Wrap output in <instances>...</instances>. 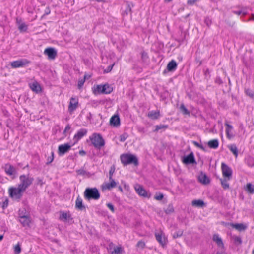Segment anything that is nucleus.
Listing matches in <instances>:
<instances>
[{"label":"nucleus","instance_id":"obj_2","mask_svg":"<svg viewBox=\"0 0 254 254\" xmlns=\"http://www.w3.org/2000/svg\"><path fill=\"white\" fill-rule=\"evenodd\" d=\"M19 179L18 186L25 190L32 185L34 181V178L29 174L21 175L19 176Z\"/></svg>","mask_w":254,"mask_h":254},{"label":"nucleus","instance_id":"obj_10","mask_svg":"<svg viewBox=\"0 0 254 254\" xmlns=\"http://www.w3.org/2000/svg\"><path fill=\"white\" fill-rule=\"evenodd\" d=\"M71 146L68 143L62 144L58 147V154L60 156L63 155L67 153L70 149Z\"/></svg>","mask_w":254,"mask_h":254},{"label":"nucleus","instance_id":"obj_33","mask_svg":"<svg viewBox=\"0 0 254 254\" xmlns=\"http://www.w3.org/2000/svg\"><path fill=\"white\" fill-rule=\"evenodd\" d=\"M204 204V202L201 200H194L192 201V205L193 206L201 207Z\"/></svg>","mask_w":254,"mask_h":254},{"label":"nucleus","instance_id":"obj_26","mask_svg":"<svg viewBox=\"0 0 254 254\" xmlns=\"http://www.w3.org/2000/svg\"><path fill=\"white\" fill-rule=\"evenodd\" d=\"M75 207L80 210H83L85 208L84 205L83 204L82 199L79 196L77 197L76 200Z\"/></svg>","mask_w":254,"mask_h":254},{"label":"nucleus","instance_id":"obj_57","mask_svg":"<svg viewBox=\"0 0 254 254\" xmlns=\"http://www.w3.org/2000/svg\"><path fill=\"white\" fill-rule=\"evenodd\" d=\"M109 181H112V180H114L112 178V175H109Z\"/></svg>","mask_w":254,"mask_h":254},{"label":"nucleus","instance_id":"obj_31","mask_svg":"<svg viewBox=\"0 0 254 254\" xmlns=\"http://www.w3.org/2000/svg\"><path fill=\"white\" fill-rule=\"evenodd\" d=\"M228 147L230 149V150L233 153V154L235 156V157H237L238 155V151L236 145L231 144L228 145Z\"/></svg>","mask_w":254,"mask_h":254},{"label":"nucleus","instance_id":"obj_9","mask_svg":"<svg viewBox=\"0 0 254 254\" xmlns=\"http://www.w3.org/2000/svg\"><path fill=\"white\" fill-rule=\"evenodd\" d=\"M155 235L157 241L160 245L162 246H164L166 244L167 239L164 233L162 231H160L158 232H155Z\"/></svg>","mask_w":254,"mask_h":254},{"label":"nucleus","instance_id":"obj_44","mask_svg":"<svg viewBox=\"0 0 254 254\" xmlns=\"http://www.w3.org/2000/svg\"><path fill=\"white\" fill-rule=\"evenodd\" d=\"M54 158V153L53 152H52L51 156L48 157L47 158V164H49L51 163L53 161Z\"/></svg>","mask_w":254,"mask_h":254},{"label":"nucleus","instance_id":"obj_48","mask_svg":"<svg viewBox=\"0 0 254 254\" xmlns=\"http://www.w3.org/2000/svg\"><path fill=\"white\" fill-rule=\"evenodd\" d=\"M183 234V231H179L178 232H177V233L175 234L173 236L174 238H177V237H181Z\"/></svg>","mask_w":254,"mask_h":254},{"label":"nucleus","instance_id":"obj_27","mask_svg":"<svg viewBox=\"0 0 254 254\" xmlns=\"http://www.w3.org/2000/svg\"><path fill=\"white\" fill-rule=\"evenodd\" d=\"M17 24L18 25V29L20 32H25L27 29V26L25 23L22 22L21 19H17Z\"/></svg>","mask_w":254,"mask_h":254},{"label":"nucleus","instance_id":"obj_36","mask_svg":"<svg viewBox=\"0 0 254 254\" xmlns=\"http://www.w3.org/2000/svg\"><path fill=\"white\" fill-rule=\"evenodd\" d=\"M233 239L234 243L237 245H240L242 243L241 238L240 237L233 236Z\"/></svg>","mask_w":254,"mask_h":254},{"label":"nucleus","instance_id":"obj_4","mask_svg":"<svg viewBox=\"0 0 254 254\" xmlns=\"http://www.w3.org/2000/svg\"><path fill=\"white\" fill-rule=\"evenodd\" d=\"M120 159L121 162L124 165L127 164H133L136 166L138 165V159L133 155L130 154H124L121 155Z\"/></svg>","mask_w":254,"mask_h":254},{"label":"nucleus","instance_id":"obj_43","mask_svg":"<svg viewBox=\"0 0 254 254\" xmlns=\"http://www.w3.org/2000/svg\"><path fill=\"white\" fill-rule=\"evenodd\" d=\"M128 135L127 133H124L120 136V140L121 142H124L128 137Z\"/></svg>","mask_w":254,"mask_h":254},{"label":"nucleus","instance_id":"obj_56","mask_svg":"<svg viewBox=\"0 0 254 254\" xmlns=\"http://www.w3.org/2000/svg\"><path fill=\"white\" fill-rule=\"evenodd\" d=\"M70 127L69 125L67 126L66 127H65V131H67V130H68L69 129H70Z\"/></svg>","mask_w":254,"mask_h":254},{"label":"nucleus","instance_id":"obj_50","mask_svg":"<svg viewBox=\"0 0 254 254\" xmlns=\"http://www.w3.org/2000/svg\"><path fill=\"white\" fill-rule=\"evenodd\" d=\"M37 181L38 184H39L40 185H42L43 184V180L42 179H41L40 178H38L37 179Z\"/></svg>","mask_w":254,"mask_h":254},{"label":"nucleus","instance_id":"obj_1","mask_svg":"<svg viewBox=\"0 0 254 254\" xmlns=\"http://www.w3.org/2000/svg\"><path fill=\"white\" fill-rule=\"evenodd\" d=\"M25 190L19 187H11L8 189L9 196L14 200L19 201Z\"/></svg>","mask_w":254,"mask_h":254},{"label":"nucleus","instance_id":"obj_8","mask_svg":"<svg viewBox=\"0 0 254 254\" xmlns=\"http://www.w3.org/2000/svg\"><path fill=\"white\" fill-rule=\"evenodd\" d=\"M26 59H22L13 61L11 63V66L13 68L24 67L29 63Z\"/></svg>","mask_w":254,"mask_h":254},{"label":"nucleus","instance_id":"obj_46","mask_svg":"<svg viewBox=\"0 0 254 254\" xmlns=\"http://www.w3.org/2000/svg\"><path fill=\"white\" fill-rule=\"evenodd\" d=\"M76 172L78 175H84L86 173L85 171L83 169H80L77 170Z\"/></svg>","mask_w":254,"mask_h":254},{"label":"nucleus","instance_id":"obj_39","mask_svg":"<svg viewBox=\"0 0 254 254\" xmlns=\"http://www.w3.org/2000/svg\"><path fill=\"white\" fill-rule=\"evenodd\" d=\"M86 77H87V76L86 75H85L83 79H81L79 80V81L78 82V88L80 89L82 87V86L83 85V84L85 82V80L86 78Z\"/></svg>","mask_w":254,"mask_h":254},{"label":"nucleus","instance_id":"obj_20","mask_svg":"<svg viewBox=\"0 0 254 254\" xmlns=\"http://www.w3.org/2000/svg\"><path fill=\"white\" fill-rule=\"evenodd\" d=\"M225 125L227 127L226 129L227 137L229 139H231L234 137V134L232 132L233 127L227 122L225 123Z\"/></svg>","mask_w":254,"mask_h":254},{"label":"nucleus","instance_id":"obj_37","mask_svg":"<svg viewBox=\"0 0 254 254\" xmlns=\"http://www.w3.org/2000/svg\"><path fill=\"white\" fill-rule=\"evenodd\" d=\"M168 127V126L167 125H157L156 127H155V131L156 132H157L160 129H166Z\"/></svg>","mask_w":254,"mask_h":254},{"label":"nucleus","instance_id":"obj_32","mask_svg":"<svg viewBox=\"0 0 254 254\" xmlns=\"http://www.w3.org/2000/svg\"><path fill=\"white\" fill-rule=\"evenodd\" d=\"M246 190L250 194L254 193V185L251 183H248L246 186Z\"/></svg>","mask_w":254,"mask_h":254},{"label":"nucleus","instance_id":"obj_61","mask_svg":"<svg viewBox=\"0 0 254 254\" xmlns=\"http://www.w3.org/2000/svg\"><path fill=\"white\" fill-rule=\"evenodd\" d=\"M172 0H165V1H167V2H170Z\"/></svg>","mask_w":254,"mask_h":254},{"label":"nucleus","instance_id":"obj_55","mask_svg":"<svg viewBox=\"0 0 254 254\" xmlns=\"http://www.w3.org/2000/svg\"><path fill=\"white\" fill-rule=\"evenodd\" d=\"M233 13L237 15H239L242 13V11H233Z\"/></svg>","mask_w":254,"mask_h":254},{"label":"nucleus","instance_id":"obj_38","mask_svg":"<svg viewBox=\"0 0 254 254\" xmlns=\"http://www.w3.org/2000/svg\"><path fill=\"white\" fill-rule=\"evenodd\" d=\"M246 94L249 96L251 98H254V91L250 89H246L245 90Z\"/></svg>","mask_w":254,"mask_h":254},{"label":"nucleus","instance_id":"obj_53","mask_svg":"<svg viewBox=\"0 0 254 254\" xmlns=\"http://www.w3.org/2000/svg\"><path fill=\"white\" fill-rule=\"evenodd\" d=\"M115 171V168H111V170L109 171V175H112Z\"/></svg>","mask_w":254,"mask_h":254},{"label":"nucleus","instance_id":"obj_16","mask_svg":"<svg viewBox=\"0 0 254 254\" xmlns=\"http://www.w3.org/2000/svg\"><path fill=\"white\" fill-rule=\"evenodd\" d=\"M183 162L186 164H192L195 162V159L193 153H191L188 155L185 156Z\"/></svg>","mask_w":254,"mask_h":254},{"label":"nucleus","instance_id":"obj_34","mask_svg":"<svg viewBox=\"0 0 254 254\" xmlns=\"http://www.w3.org/2000/svg\"><path fill=\"white\" fill-rule=\"evenodd\" d=\"M228 180H228V178L224 179H220L221 185L223 188L225 189H228L229 187V184L227 182Z\"/></svg>","mask_w":254,"mask_h":254},{"label":"nucleus","instance_id":"obj_30","mask_svg":"<svg viewBox=\"0 0 254 254\" xmlns=\"http://www.w3.org/2000/svg\"><path fill=\"white\" fill-rule=\"evenodd\" d=\"M208 146L213 149H216L219 145V142L217 139H213L208 141Z\"/></svg>","mask_w":254,"mask_h":254},{"label":"nucleus","instance_id":"obj_14","mask_svg":"<svg viewBox=\"0 0 254 254\" xmlns=\"http://www.w3.org/2000/svg\"><path fill=\"white\" fill-rule=\"evenodd\" d=\"M59 219L63 222H70L72 220L71 215L69 213L65 212H60Z\"/></svg>","mask_w":254,"mask_h":254},{"label":"nucleus","instance_id":"obj_11","mask_svg":"<svg viewBox=\"0 0 254 254\" xmlns=\"http://www.w3.org/2000/svg\"><path fill=\"white\" fill-rule=\"evenodd\" d=\"M44 54L47 55L49 59H54L57 56V51L53 48H48L45 49Z\"/></svg>","mask_w":254,"mask_h":254},{"label":"nucleus","instance_id":"obj_54","mask_svg":"<svg viewBox=\"0 0 254 254\" xmlns=\"http://www.w3.org/2000/svg\"><path fill=\"white\" fill-rule=\"evenodd\" d=\"M79 154L81 156H84L85 155L86 153L84 150H80Z\"/></svg>","mask_w":254,"mask_h":254},{"label":"nucleus","instance_id":"obj_5","mask_svg":"<svg viewBox=\"0 0 254 254\" xmlns=\"http://www.w3.org/2000/svg\"><path fill=\"white\" fill-rule=\"evenodd\" d=\"M90 139L95 148L100 149L105 145V141L99 134L94 133L90 137Z\"/></svg>","mask_w":254,"mask_h":254},{"label":"nucleus","instance_id":"obj_45","mask_svg":"<svg viewBox=\"0 0 254 254\" xmlns=\"http://www.w3.org/2000/svg\"><path fill=\"white\" fill-rule=\"evenodd\" d=\"M107 206L108 207V208L109 209H110V210L112 212H114V211H115L114 206H113V205L112 203H107Z\"/></svg>","mask_w":254,"mask_h":254},{"label":"nucleus","instance_id":"obj_40","mask_svg":"<svg viewBox=\"0 0 254 254\" xmlns=\"http://www.w3.org/2000/svg\"><path fill=\"white\" fill-rule=\"evenodd\" d=\"M136 246L140 249H143L145 246V243L143 241H139L138 242Z\"/></svg>","mask_w":254,"mask_h":254},{"label":"nucleus","instance_id":"obj_28","mask_svg":"<svg viewBox=\"0 0 254 254\" xmlns=\"http://www.w3.org/2000/svg\"><path fill=\"white\" fill-rule=\"evenodd\" d=\"M87 133V130L85 129H81L79 130L77 133L74 135V139L78 140L81 139Z\"/></svg>","mask_w":254,"mask_h":254},{"label":"nucleus","instance_id":"obj_17","mask_svg":"<svg viewBox=\"0 0 254 254\" xmlns=\"http://www.w3.org/2000/svg\"><path fill=\"white\" fill-rule=\"evenodd\" d=\"M212 239L213 241L216 243L218 247L224 249L223 242L221 237L218 234L213 235Z\"/></svg>","mask_w":254,"mask_h":254},{"label":"nucleus","instance_id":"obj_19","mask_svg":"<svg viewBox=\"0 0 254 254\" xmlns=\"http://www.w3.org/2000/svg\"><path fill=\"white\" fill-rule=\"evenodd\" d=\"M19 215V221L21 224L24 227L29 226L30 223V218L28 216L21 215L20 214Z\"/></svg>","mask_w":254,"mask_h":254},{"label":"nucleus","instance_id":"obj_47","mask_svg":"<svg viewBox=\"0 0 254 254\" xmlns=\"http://www.w3.org/2000/svg\"><path fill=\"white\" fill-rule=\"evenodd\" d=\"M163 196H163V194L160 193L158 195H156L155 196V199H156L157 200H162L163 199Z\"/></svg>","mask_w":254,"mask_h":254},{"label":"nucleus","instance_id":"obj_64","mask_svg":"<svg viewBox=\"0 0 254 254\" xmlns=\"http://www.w3.org/2000/svg\"><path fill=\"white\" fill-rule=\"evenodd\" d=\"M253 254H254V250L253 251Z\"/></svg>","mask_w":254,"mask_h":254},{"label":"nucleus","instance_id":"obj_3","mask_svg":"<svg viewBox=\"0 0 254 254\" xmlns=\"http://www.w3.org/2000/svg\"><path fill=\"white\" fill-rule=\"evenodd\" d=\"M100 193L96 188H87L84 193L85 199L87 200H98L100 198Z\"/></svg>","mask_w":254,"mask_h":254},{"label":"nucleus","instance_id":"obj_62","mask_svg":"<svg viewBox=\"0 0 254 254\" xmlns=\"http://www.w3.org/2000/svg\"><path fill=\"white\" fill-rule=\"evenodd\" d=\"M119 190H121V191H122V188H121V187H120Z\"/></svg>","mask_w":254,"mask_h":254},{"label":"nucleus","instance_id":"obj_7","mask_svg":"<svg viewBox=\"0 0 254 254\" xmlns=\"http://www.w3.org/2000/svg\"><path fill=\"white\" fill-rule=\"evenodd\" d=\"M221 169L223 176L230 180L232 174L231 169L224 163H222Z\"/></svg>","mask_w":254,"mask_h":254},{"label":"nucleus","instance_id":"obj_23","mask_svg":"<svg viewBox=\"0 0 254 254\" xmlns=\"http://www.w3.org/2000/svg\"><path fill=\"white\" fill-rule=\"evenodd\" d=\"M160 116V112L158 110L151 111L148 112L147 115L148 117L152 120L158 119L159 118Z\"/></svg>","mask_w":254,"mask_h":254},{"label":"nucleus","instance_id":"obj_6","mask_svg":"<svg viewBox=\"0 0 254 254\" xmlns=\"http://www.w3.org/2000/svg\"><path fill=\"white\" fill-rule=\"evenodd\" d=\"M94 90L98 93L109 94L113 91V88L108 84L98 85L94 87Z\"/></svg>","mask_w":254,"mask_h":254},{"label":"nucleus","instance_id":"obj_52","mask_svg":"<svg viewBox=\"0 0 254 254\" xmlns=\"http://www.w3.org/2000/svg\"><path fill=\"white\" fill-rule=\"evenodd\" d=\"M216 254H227V253L224 250H222L221 251H218Z\"/></svg>","mask_w":254,"mask_h":254},{"label":"nucleus","instance_id":"obj_18","mask_svg":"<svg viewBox=\"0 0 254 254\" xmlns=\"http://www.w3.org/2000/svg\"><path fill=\"white\" fill-rule=\"evenodd\" d=\"M198 180L201 183L206 185L209 183L210 181L207 175L204 173H200L198 176Z\"/></svg>","mask_w":254,"mask_h":254},{"label":"nucleus","instance_id":"obj_60","mask_svg":"<svg viewBox=\"0 0 254 254\" xmlns=\"http://www.w3.org/2000/svg\"><path fill=\"white\" fill-rule=\"evenodd\" d=\"M173 211V208L171 207V209L168 210L169 212H172Z\"/></svg>","mask_w":254,"mask_h":254},{"label":"nucleus","instance_id":"obj_58","mask_svg":"<svg viewBox=\"0 0 254 254\" xmlns=\"http://www.w3.org/2000/svg\"><path fill=\"white\" fill-rule=\"evenodd\" d=\"M3 238V235H0V241H1Z\"/></svg>","mask_w":254,"mask_h":254},{"label":"nucleus","instance_id":"obj_12","mask_svg":"<svg viewBox=\"0 0 254 254\" xmlns=\"http://www.w3.org/2000/svg\"><path fill=\"white\" fill-rule=\"evenodd\" d=\"M78 104V100L76 97H71L68 106V110L70 112H72L77 107Z\"/></svg>","mask_w":254,"mask_h":254},{"label":"nucleus","instance_id":"obj_25","mask_svg":"<svg viewBox=\"0 0 254 254\" xmlns=\"http://www.w3.org/2000/svg\"><path fill=\"white\" fill-rule=\"evenodd\" d=\"M231 226L239 231H244L247 229V226L243 223L231 224Z\"/></svg>","mask_w":254,"mask_h":254},{"label":"nucleus","instance_id":"obj_24","mask_svg":"<svg viewBox=\"0 0 254 254\" xmlns=\"http://www.w3.org/2000/svg\"><path fill=\"white\" fill-rule=\"evenodd\" d=\"M117 185V183L115 180H112V181H109V183H106L102 185V189H107L110 190L112 188H115Z\"/></svg>","mask_w":254,"mask_h":254},{"label":"nucleus","instance_id":"obj_21","mask_svg":"<svg viewBox=\"0 0 254 254\" xmlns=\"http://www.w3.org/2000/svg\"><path fill=\"white\" fill-rule=\"evenodd\" d=\"M31 89L36 93L40 92L41 90V88L40 84L37 81L29 84Z\"/></svg>","mask_w":254,"mask_h":254},{"label":"nucleus","instance_id":"obj_35","mask_svg":"<svg viewBox=\"0 0 254 254\" xmlns=\"http://www.w3.org/2000/svg\"><path fill=\"white\" fill-rule=\"evenodd\" d=\"M181 112L185 115H189L190 112L188 111L187 109L185 107L184 104H181L180 107Z\"/></svg>","mask_w":254,"mask_h":254},{"label":"nucleus","instance_id":"obj_15","mask_svg":"<svg viewBox=\"0 0 254 254\" xmlns=\"http://www.w3.org/2000/svg\"><path fill=\"white\" fill-rule=\"evenodd\" d=\"M136 192L140 196L143 197L147 196V193L143 187L140 185L136 184L134 186Z\"/></svg>","mask_w":254,"mask_h":254},{"label":"nucleus","instance_id":"obj_41","mask_svg":"<svg viewBox=\"0 0 254 254\" xmlns=\"http://www.w3.org/2000/svg\"><path fill=\"white\" fill-rule=\"evenodd\" d=\"M122 250V249L121 247H117L114 248V251L113 252H112L111 253L112 254H119L121 252Z\"/></svg>","mask_w":254,"mask_h":254},{"label":"nucleus","instance_id":"obj_49","mask_svg":"<svg viewBox=\"0 0 254 254\" xmlns=\"http://www.w3.org/2000/svg\"><path fill=\"white\" fill-rule=\"evenodd\" d=\"M193 144L197 147L201 148V149H203L204 150V148L201 145H200L198 142H196V141H194L193 142Z\"/></svg>","mask_w":254,"mask_h":254},{"label":"nucleus","instance_id":"obj_29","mask_svg":"<svg viewBox=\"0 0 254 254\" xmlns=\"http://www.w3.org/2000/svg\"><path fill=\"white\" fill-rule=\"evenodd\" d=\"M177 63L174 60H172L167 64V69L168 71H171L175 70L177 68Z\"/></svg>","mask_w":254,"mask_h":254},{"label":"nucleus","instance_id":"obj_42","mask_svg":"<svg viewBox=\"0 0 254 254\" xmlns=\"http://www.w3.org/2000/svg\"><path fill=\"white\" fill-rule=\"evenodd\" d=\"M14 252L16 254H19L21 252V248L19 244L14 246Z\"/></svg>","mask_w":254,"mask_h":254},{"label":"nucleus","instance_id":"obj_63","mask_svg":"<svg viewBox=\"0 0 254 254\" xmlns=\"http://www.w3.org/2000/svg\"><path fill=\"white\" fill-rule=\"evenodd\" d=\"M48 13H50V11H47V14H48Z\"/></svg>","mask_w":254,"mask_h":254},{"label":"nucleus","instance_id":"obj_22","mask_svg":"<svg viewBox=\"0 0 254 254\" xmlns=\"http://www.w3.org/2000/svg\"><path fill=\"white\" fill-rule=\"evenodd\" d=\"M110 123L111 125L118 127L120 124V120L118 115H114L110 120Z\"/></svg>","mask_w":254,"mask_h":254},{"label":"nucleus","instance_id":"obj_51","mask_svg":"<svg viewBox=\"0 0 254 254\" xmlns=\"http://www.w3.org/2000/svg\"><path fill=\"white\" fill-rule=\"evenodd\" d=\"M195 2V0H188L187 3L188 4L192 5Z\"/></svg>","mask_w":254,"mask_h":254},{"label":"nucleus","instance_id":"obj_13","mask_svg":"<svg viewBox=\"0 0 254 254\" xmlns=\"http://www.w3.org/2000/svg\"><path fill=\"white\" fill-rule=\"evenodd\" d=\"M4 169L6 173L9 176L14 175L16 173L15 168L9 163L6 164L4 165Z\"/></svg>","mask_w":254,"mask_h":254},{"label":"nucleus","instance_id":"obj_59","mask_svg":"<svg viewBox=\"0 0 254 254\" xmlns=\"http://www.w3.org/2000/svg\"><path fill=\"white\" fill-rule=\"evenodd\" d=\"M114 64H113L111 67H109V69H110V71L111 70L113 65H114Z\"/></svg>","mask_w":254,"mask_h":254}]
</instances>
